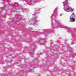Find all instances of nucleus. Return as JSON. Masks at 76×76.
I'll return each mask as SVG.
<instances>
[{
  "label": "nucleus",
  "mask_w": 76,
  "mask_h": 76,
  "mask_svg": "<svg viewBox=\"0 0 76 76\" xmlns=\"http://www.w3.org/2000/svg\"><path fill=\"white\" fill-rule=\"evenodd\" d=\"M75 13H73L70 17V20L71 22H73L75 21Z\"/></svg>",
  "instance_id": "nucleus-1"
},
{
  "label": "nucleus",
  "mask_w": 76,
  "mask_h": 76,
  "mask_svg": "<svg viewBox=\"0 0 76 76\" xmlns=\"http://www.w3.org/2000/svg\"><path fill=\"white\" fill-rule=\"evenodd\" d=\"M64 4V6L65 7H66L67 6V3H68V1L67 0H66L64 2H63Z\"/></svg>",
  "instance_id": "nucleus-3"
},
{
  "label": "nucleus",
  "mask_w": 76,
  "mask_h": 76,
  "mask_svg": "<svg viewBox=\"0 0 76 76\" xmlns=\"http://www.w3.org/2000/svg\"><path fill=\"white\" fill-rule=\"evenodd\" d=\"M69 10L70 11H71L72 12H73V11H74V9L72 8V7H69Z\"/></svg>",
  "instance_id": "nucleus-4"
},
{
  "label": "nucleus",
  "mask_w": 76,
  "mask_h": 76,
  "mask_svg": "<svg viewBox=\"0 0 76 76\" xmlns=\"http://www.w3.org/2000/svg\"><path fill=\"white\" fill-rule=\"evenodd\" d=\"M61 16V15H60V16Z\"/></svg>",
  "instance_id": "nucleus-6"
},
{
  "label": "nucleus",
  "mask_w": 76,
  "mask_h": 76,
  "mask_svg": "<svg viewBox=\"0 0 76 76\" xmlns=\"http://www.w3.org/2000/svg\"><path fill=\"white\" fill-rule=\"evenodd\" d=\"M64 10L65 11H66V12H69V10L67 9H64Z\"/></svg>",
  "instance_id": "nucleus-5"
},
{
  "label": "nucleus",
  "mask_w": 76,
  "mask_h": 76,
  "mask_svg": "<svg viewBox=\"0 0 76 76\" xmlns=\"http://www.w3.org/2000/svg\"><path fill=\"white\" fill-rule=\"evenodd\" d=\"M32 21L34 23V25H35V23H38V21L37 19V18L34 17H33L32 18V20H30L29 21V22H32Z\"/></svg>",
  "instance_id": "nucleus-2"
}]
</instances>
